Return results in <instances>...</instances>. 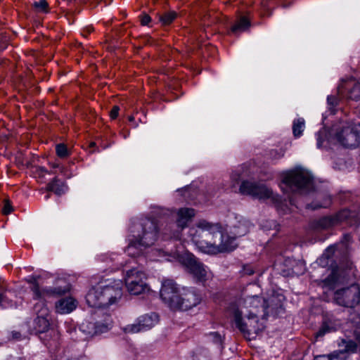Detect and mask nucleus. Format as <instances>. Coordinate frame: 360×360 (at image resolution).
<instances>
[{"instance_id": "obj_40", "label": "nucleus", "mask_w": 360, "mask_h": 360, "mask_svg": "<svg viewBox=\"0 0 360 360\" xmlns=\"http://www.w3.org/2000/svg\"><path fill=\"white\" fill-rule=\"evenodd\" d=\"M326 137V132L325 131H319L316 134V138H317V147L321 148L323 146V143L325 140Z\"/></svg>"}, {"instance_id": "obj_58", "label": "nucleus", "mask_w": 360, "mask_h": 360, "mask_svg": "<svg viewBox=\"0 0 360 360\" xmlns=\"http://www.w3.org/2000/svg\"><path fill=\"white\" fill-rule=\"evenodd\" d=\"M58 167V165H53V167Z\"/></svg>"}, {"instance_id": "obj_43", "label": "nucleus", "mask_w": 360, "mask_h": 360, "mask_svg": "<svg viewBox=\"0 0 360 360\" xmlns=\"http://www.w3.org/2000/svg\"><path fill=\"white\" fill-rule=\"evenodd\" d=\"M191 187H185L182 189H178L177 191H184L185 193L184 197L186 199H191L193 198V195L191 193Z\"/></svg>"}, {"instance_id": "obj_9", "label": "nucleus", "mask_w": 360, "mask_h": 360, "mask_svg": "<svg viewBox=\"0 0 360 360\" xmlns=\"http://www.w3.org/2000/svg\"><path fill=\"white\" fill-rule=\"evenodd\" d=\"M360 124L354 122L342 123L336 129L335 138L343 146L347 148L360 147Z\"/></svg>"}, {"instance_id": "obj_56", "label": "nucleus", "mask_w": 360, "mask_h": 360, "mask_svg": "<svg viewBox=\"0 0 360 360\" xmlns=\"http://www.w3.org/2000/svg\"><path fill=\"white\" fill-rule=\"evenodd\" d=\"M342 245L344 247V248H345V249L347 248V245L346 244H342Z\"/></svg>"}, {"instance_id": "obj_57", "label": "nucleus", "mask_w": 360, "mask_h": 360, "mask_svg": "<svg viewBox=\"0 0 360 360\" xmlns=\"http://www.w3.org/2000/svg\"><path fill=\"white\" fill-rule=\"evenodd\" d=\"M202 353H204V354H206L207 352L205 351H203ZM205 356V355H204Z\"/></svg>"}, {"instance_id": "obj_48", "label": "nucleus", "mask_w": 360, "mask_h": 360, "mask_svg": "<svg viewBox=\"0 0 360 360\" xmlns=\"http://www.w3.org/2000/svg\"><path fill=\"white\" fill-rule=\"evenodd\" d=\"M39 175L43 176L44 173L47 172L46 169L44 167H39L38 169Z\"/></svg>"}, {"instance_id": "obj_30", "label": "nucleus", "mask_w": 360, "mask_h": 360, "mask_svg": "<svg viewBox=\"0 0 360 360\" xmlns=\"http://www.w3.org/2000/svg\"><path fill=\"white\" fill-rule=\"evenodd\" d=\"M49 316H37L34 320L35 328L39 333L45 332L49 327Z\"/></svg>"}, {"instance_id": "obj_52", "label": "nucleus", "mask_w": 360, "mask_h": 360, "mask_svg": "<svg viewBox=\"0 0 360 360\" xmlns=\"http://www.w3.org/2000/svg\"><path fill=\"white\" fill-rule=\"evenodd\" d=\"M8 360H22L20 357H13V358H11Z\"/></svg>"}, {"instance_id": "obj_25", "label": "nucleus", "mask_w": 360, "mask_h": 360, "mask_svg": "<svg viewBox=\"0 0 360 360\" xmlns=\"http://www.w3.org/2000/svg\"><path fill=\"white\" fill-rule=\"evenodd\" d=\"M94 322L89 321H83L79 328V331L84 335V339L96 335Z\"/></svg>"}, {"instance_id": "obj_32", "label": "nucleus", "mask_w": 360, "mask_h": 360, "mask_svg": "<svg viewBox=\"0 0 360 360\" xmlns=\"http://www.w3.org/2000/svg\"><path fill=\"white\" fill-rule=\"evenodd\" d=\"M314 360H345V356L342 351H335L328 355L317 356Z\"/></svg>"}, {"instance_id": "obj_41", "label": "nucleus", "mask_w": 360, "mask_h": 360, "mask_svg": "<svg viewBox=\"0 0 360 360\" xmlns=\"http://www.w3.org/2000/svg\"><path fill=\"white\" fill-rule=\"evenodd\" d=\"M278 224L275 221H266L265 223L262 225L263 228L265 230H270V229H276Z\"/></svg>"}, {"instance_id": "obj_18", "label": "nucleus", "mask_w": 360, "mask_h": 360, "mask_svg": "<svg viewBox=\"0 0 360 360\" xmlns=\"http://www.w3.org/2000/svg\"><path fill=\"white\" fill-rule=\"evenodd\" d=\"M338 96H346L348 100L360 99V82L350 81L338 87Z\"/></svg>"}, {"instance_id": "obj_46", "label": "nucleus", "mask_w": 360, "mask_h": 360, "mask_svg": "<svg viewBox=\"0 0 360 360\" xmlns=\"http://www.w3.org/2000/svg\"><path fill=\"white\" fill-rule=\"evenodd\" d=\"M243 271L246 275H252L254 273V271L250 266H245Z\"/></svg>"}, {"instance_id": "obj_19", "label": "nucleus", "mask_w": 360, "mask_h": 360, "mask_svg": "<svg viewBox=\"0 0 360 360\" xmlns=\"http://www.w3.org/2000/svg\"><path fill=\"white\" fill-rule=\"evenodd\" d=\"M102 297V285H97L92 287L88 291L85 298L89 307L101 308L104 307Z\"/></svg>"}, {"instance_id": "obj_7", "label": "nucleus", "mask_w": 360, "mask_h": 360, "mask_svg": "<svg viewBox=\"0 0 360 360\" xmlns=\"http://www.w3.org/2000/svg\"><path fill=\"white\" fill-rule=\"evenodd\" d=\"M335 302L342 307L350 308L356 313L360 323V287L352 285L335 291L334 294Z\"/></svg>"}, {"instance_id": "obj_11", "label": "nucleus", "mask_w": 360, "mask_h": 360, "mask_svg": "<svg viewBox=\"0 0 360 360\" xmlns=\"http://www.w3.org/2000/svg\"><path fill=\"white\" fill-rule=\"evenodd\" d=\"M27 281L31 284L30 288L33 292L34 298H46L51 296L60 295L68 292L70 290L69 284L66 283L65 281H63L65 283L64 285L41 289L35 277L31 276ZM61 281L63 282V281Z\"/></svg>"}, {"instance_id": "obj_12", "label": "nucleus", "mask_w": 360, "mask_h": 360, "mask_svg": "<svg viewBox=\"0 0 360 360\" xmlns=\"http://www.w3.org/2000/svg\"><path fill=\"white\" fill-rule=\"evenodd\" d=\"M102 295L104 307L117 304L122 297V282L117 280L102 285Z\"/></svg>"}, {"instance_id": "obj_33", "label": "nucleus", "mask_w": 360, "mask_h": 360, "mask_svg": "<svg viewBox=\"0 0 360 360\" xmlns=\"http://www.w3.org/2000/svg\"><path fill=\"white\" fill-rule=\"evenodd\" d=\"M331 204L330 197L328 195L324 196V198L321 202H314L311 204H307L306 207L312 210H316L319 208H326Z\"/></svg>"}, {"instance_id": "obj_34", "label": "nucleus", "mask_w": 360, "mask_h": 360, "mask_svg": "<svg viewBox=\"0 0 360 360\" xmlns=\"http://www.w3.org/2000/svg\"><path fill=\"white\" fill-rule=\"evenodd\" d=\"M327 103L328 106L329 110L333 111H338L340 110L341 108L338 106L340 104V99L338 96L330 95L327 98Z\"/></svg>"}, {"instance_id": "obj_3", "label": "nucleus", "mask_w": 360, "mask_h": 360, "mask_svg": "<svg viewBox=\"0 0 360 360\" xmlns=\"http://www.w3.org/2000/svg\"><path fill=\"white\" fill-rule=\"evenodd\" d=\"M132 238L125 251L129 256L140 255L143 250L152 246L157 240L159 228L155 219L148 217L140 218L131 222L130 226Z\"/></svg>"}, {"instance_id": "obj_35", "label": "nucleus", "mask_w": 360, "mask_h": 360, "mask_svg": "<svg viewBox=\"0 0 360 360\" xmlns=\"http://www.w3.org/2000/svg\"><path fill=\"white\" fill-rule=\"evenodd\" d=\"M176 14L174 11L165 13L160 16V20L163 25H168L171 23L176 18Z\"/></svg>"}, {"instance_id": "obj_15", "label": "nucleus", "mask_w": 360, "mask_h": 360, "mask_svg": "<svg viewBox=\"0 0 360 360\" xmlns=\"http://www.w3.org/2000/svg\"><path fill=\"white\" fill-rule=\"evenodd\" d=\"M200 296L193 289H183L179 295L177 304L174 305L172 309L188 310L198 304L200 302Z\"/></svg>"}, {"instance_id": "obj_37", "label": "nucleus", "mask_w": 360, "mask_h": 360, "mask_svg": "<svg viewBox=\"0 0 360 360\" xmlns=\"http://www.w3.org/2000/svg\"><path fill=\"white\" fill-rule=\"evenodd\" d=\"M358 345L353 340H349L346 342L345 347L344 350H342L344 352V356H345V352L349 353H355L357 351Z\"/></svg>"}, {"instance_id": "obj_4", "label": "nucleus", "mask_w": 360, "mask_h": 360, "mask_svg": "<svg viewBox=\"0 0 360 360\" xmlns=\"http://www.w3.org/2000/svg\"><path fill=\"white\" fill-rule=\"evenodd\" d=\"M281 188L285 192L307 193L314 188L313 179L311 174L302 167L283 172L281 174Z\"/></svg>"}, {"instance_id": "obj_14", "label": "nucleus", "mask_w": 360, "mask_h": 360, "mask_svg": "<svg viewBox=\"0 0 360 360\" xmlns=\"http://www.w3.org/2000/svg\"><path fill=\"white\" fill-rule=\"evenodd\" d=\"M180 292L177 285L174 281L165 279L162 281L160 290V297L171 309L174 307V305L177 304L176 301L178 300Z\"/></svg>"}, {"instance_id": "obj_44", "label": "nucleus", "mask_w": 360, "mask_h": 360, "mask_svg": "<svg viewBox=\"0 0 360 360\" xmlns=\"http://www.w3.org/2000/svg\"><path fill=\"white\" fill-rule=\"evenodd\" d=\"M210 335L213 338L214 341L217 344L221 343V335L217 333H212Z\"/></svg>"}, {"instance_id": "obj_54", "label": "nucleus", "mask_w": 360, "mask_h": 360, "mask_svg": "<svg viewBox=\"0 0 360 360\" xmlns=\"http://www.w3.org/2000/svg\"><path fill=\"white\" fill-rule=\"evenodd\" d=\"M156 252H158L160 255L165 252V251L161 250H156Z\"/></svg>"}, {"instance_id": "obj_5", "label": "nucleus", "mask_w": 360, "mask_h": 360, "mask_svg": "<svg viewBox=\"0 0 360 360\" xmlns=\"http://www.w3.org/2000/svg\"><path fill=\"white\" fill-rule=\"evenodd\" d=\"M134 264H136L134 259L125 264L124 281L128 292L131 295H137L148 291L149 288L146 282V274L139 266Z\"/></svg>"}, {"instance_id": "obj_28", "label": "nucleus", "mask_w": 360, "mask_h": 360, "mask_svg": "<svg viewBox=\"0 0 360 360\" xmlns=\"http://www.w3.org/2000/svg\"><path fill=\"white\" fill-rule=\"evenodd\" d=\"M250 25V21L245 17H240L238 21L232 26L231 32L238 34L248 29Z\"/></svg>"}, {"instance_id": "obj_39", "label": "nucleus", "mask_w": 360, "mask_h": 360, "mask_svg": "<svg viewBox=\"0 0 360 360\" xmlns=\"http://www.w3.org/2000/svg\"><path fill=\"white\" fill-rule=\"evenodd\" d=\"M242 172V168H238L231 173V179L233 186H235L236 184H238L241 179Z\"/></svg>"}, {"instance_id": "obj_10", "label": "nucleus", "mask_w": 360, "mask_h": 360, "mask_svg": "<svg viewBox=\"0 0 360 360\" xmlns=\"http://www.w3.org/2000/svg\"><path fill=\"white\" fill-rule=\"evenodd\" d=\"M239 191L242 194L251 195L259 200L270 198L275 202H280L279 196L274 194L271 188L263 184L244 181L242 182Z\"/></svg>"}, {"instance_id": "obj_26", "label": "nucleus", "mask_w": 360, "mask_h": 360, "mask_svg": "<svg viewBox=\"0 0 360 360\" xmlns=\"http://www.w3.org/2000/svg\"><path fill=\"white\" fill-rule=\"evenodd\" d=\"M335 254V247H329L323 254L317 259L316 263L322 268H326L332 264V256Z\"/></svg>"}, {"instance_id": "obj_29", "label": "nucleus", "mask_w": 360, "mask_h": 360, "mask_svg": "<svg viewBox=\"0 0 360 360\" xmlns=\"http://www.w3.org/2000/svg\"><path fill=\"white\" fill-rule=\"evenodd\" d=\"M39 300L34 306V311L37 316H46L49 315V309L45 304V298H39Z\"/></svg>"}, {"instance_id": "obj_16", "label": "nucleus", "mask_w": 360, "mask_h": 360, "mask_svg": "<svg viewBox=\"0 0 360 360\" xmlns=\"http://www.w3.org/2000/svg\"><path fill=\"white\" fill-rule=\"evenodd\" d=\"M352 266V262L345 257L339 265L335 269L331 271L330 274L321 281L323 286L328 287V288H333L335 283L339 281V276H346L345 273H342V275H341L340 271H344L345 269L351 270Z\"/></svg>"}, {"instance_id": "obj_17", "label": "nucleus", "mask_w": 360, "mask_h": 360, "mask_svg": "<svg viewBox=\"0 0 360 360\" xmlns=\"http://www.w3.org/2000/svg\"><path fill=\"white\" fill-rule=\"evenodd\" d=\"M341 325L339 319L335 318L333 315L326 314L323 316L322 323L315 333V338L318 340L323 338L326 334L337 330Z\"/></svg>"}, {"instance_id": "obj_50", "label": "nucleus", "mask_w": 360, "mask_h": 360, "mask_svg": "<svg viewBox=\"0 0 360 360\" xmlns=\"http://www.w3.org/2000/svg\"><path fill=\"white\" fill-rule=\"evenodd\" d=\"M111 120H116L119 114H110Z\"/></svg>"}, {"instance_id": "obj_21", "label": "nucleus", "mask_w": 360, "mask_h": 360, "mask_svg": "<svg viewBox=\"0 0 360 360\" xmlns=\"http://www.w3.org/2000/svg\"><path fill=\"white\" fill-rule=\"evenodd\" d=\"M195 210L192 208H181L177 212L176 226L180 230L184 229L189 221L195 216Z\"/></svg>"}, {"instance_id": "obj_38", "label": "nucleus", "mask_w": 360, "mask_h": 360, "mask_svg": "<svg viewBox=\"0 0 360 360\" xmlns=\"http://www.w3.org/2000/svg\"><path fill=\"white\" fill-rule=\"evenodd\" d=\"M56 153L60 158H65L69 155L68 150L63 143H59L56 147Z\"/></svg>"}, {"instance_id": "obj_42", "label": "nucleus", "mask_w": 360, "mask_h": 360, "mask_svg": "<svg viewBox=\"0 0 360 360\" xmlns=\"http://www.w3.org/2000/svg\"><path fill=\"white\" fill-rule=\"evenodd\" d=\"M13 210V207L11 205V202L8 200H4V207H3V213L4 214H10Z\"/></svg>"}, {"instance_id": "obj_1", "label": "nucleus", "mask_w": 360, "mask_h": 360, "mask_svg": "<svg viewBox=\"0 0 360 360\" xmlns=\"http://www.w3.org/2000/svg\"><path fill=\"white\" fill-rule=\"evenodd\" d=\"M274 300L252 296L230 306L229 311L234 317L236 326L246 339L250 340L252 335H257L264 329V323L259 321V316L266 319L278 308L277 304H274Z\"/></svg>"}, {"instance_id": "obj_20", "label": "nucleus", "mask_w": 360, "mask_h": 360, "mask_svg": "<svg viewBox=\"0 0 360 360\" xmlns=\"http://www.w3.org/2000/svg\"><path fill=\"white\" fill-rule=\"evenodd\" d=\"M250 226V223L245 219L236 217L235 221L231 226V233L234 235V238L243 236L249 232Z\"/></svg>"}, {"instance_id": "obj_23", "label": "nucleus", "mask_w": 360, "mask_h": 360, "mask_svg": "<svg viewBox=\"0 0 360 360\" xmlns=\"http://www.w3.org/2000/svg\"><path fill=\"white\" fill-rule=\"evenodd\" d=\"M94 324L96 335H100L109 331L112 327L113 321L110 315L106 314L103 319L95 321Z\"/></svg>"}, {"instance_id": "obj_22", "label": "nucleus", "mask_w": 360, "mask_h": 360, "mask_svg": "<svg viewBox=\"0 0 360 360\" xmlns=\"http://www.w3.org/2000/svg\"><path fill=\"white\" fill-rule=\"evenodd\" d=\"M76 307L75 300L72 297L60 299L56 303V311L60 314H68Z\"/></svg>"}, {"instance_id": "obj_53", "label": "nucleus", "mask_w": 360, "mask_h": 360, "mask_svg": "<svg viewBox=\"0 0 360 360\" xmlns=\"http://www.w3.org/2000/svg\"><path fill=\"white\" fill-rule=\"evenodd\" d=\"M172 236L174 238H178L179 237V231H177L176 233H174Z\"/></svg>"}, {"instance_id": "obj_13", "label": "nucleus", "mask_w": 360, "mask_h": 360, "mask_svg": "<svg viewBox=\"0 0 360 360\" xmlns=\"http://www.w3.org/2000/svg\"><path fill=\"white\" fill-rule=\"evenodd\" d=\"M158 322V315L155 313L147 314L138 318L137 322L123 328L126 333H136L151 328Z\"/></svg>"}, {"instance_id": "obj_45", "label": "nucleus", "mask_w": 360, "mask_h": 360, "mask_svg": "<svg viewBox=\"0 0 360 360\" xmlns=\"http://www.w3.org/2000/svg\"><path fill=\"white\" fill-rule=\"evenodd\" d=\"M150 21V17L148 15H144L141 20L143 25H146Z\"/></svg>"}, {"instance_id": "obj_2", "label": "nucleus", "mask_w": 360, "mask_h": 360, "mask_svg": "<svg viewBox=\"0 0 360 360\" xmlns=\"http://www.w3.org/2000/svg\"><path fill=\"white\" fill-rule=\"evenodd\" d=\"M189 236L202 252L209 254L232 251L236 247L234 238L224 233L218 223L200 220L189 229Z\"/></svg>"}, {"instance_id": "obj_49", "label": "nucleus", "mask_w": 360, "mask_h": 360, "mask_svg": "<svg viewBox=\"0 0 360 360\" xmlns=\"http://www.w3.org/2000/svg\"><path fill=\"white\" fill-rule=\"evenodd\" d=\"M20 335V334L18 332H15L13 333V336L15 339H18Z\"/></svg>"}, {"instance_id": "obj_8", "label": "nucleus", "mask_w": 360, "mask_h": 360, "mask_svg": "<svg viewBox=\"0 0 360 360\" xmlns=\"http://www.w3.org/2000/svg\"><path fill=\"white\" fill-rule=\"evenodd\" d=\"M169 255L173 258H178L180 263L185 266L186 270L193 275L197 281L203 282L206 281L207 270L193 254L185 252L179 255L177 250H171Z\"/></svg>"}, {"instance_id": "obj_47", "label": "nucleus", "mask_w": 360, "mask_h": 360, "mask_svg": "<svg viewBox=\"0 0 360 360\" xmlns=\"http://www.w3.org/2000/svg\"><path fill=\"white\" fill-rule=\"evenodd\" d=\"M120 110H122V109L120 108V107L119 105H114L112 109L110 110L109 112H118ZM123 110V109H122ZM124 110H125V109H124Z\"/></svg>"}, {"instance_id": "obj_24", "label": "nucleus", "mask_w": 360, "mask_h": 360, "mask_svg": "<svg viewBox=\"0 0 360 360\" xmlns=\"http://www.w3.org/2000/svg\"><path fill=\"white\" fill-rule=\"evenodd\" d=\"M286 265H290V274L292 275H301L305 271V263L302 260L287 259ZM290 274V273H288Z\"/></svg>"}, {"instance_id": "obj_27", "label": "nucleus", "mask_w": 360, "mask_h": 360, "mask_svg": "<svg viewBox=\"0 0 360 360\" xmlns=\"http://www.w3.org/2000/svg\"><path fill=\"white\" fill-rule=\"evenodd\" d=\"M47 191H52L58 195H60L65 193L66 191L65 185L60 182L57 178H54L52 181H51L47 185Z\"/></svg>"}, {"instance_id": "obj_6", "label": "nucleus", "mask_w": 360, "mask_h": 360, "mask_svg": "<svg viewBox=\"0 0 360 360\" xmlns=\"http://www.w3.org/2000/svg\"><path fill=\"white\" fill-rule=\"evenodd\" d=\"M344 221L350 226L358 224L360 222V213L355 210L344 209L335 215L324 217L314 221L311 227L315 231L326 230Z\"/></svg>"}, {"instance_id": "obj_55", "label": "nucleus", "mask_w": 360, "mask_h": 360, "mask_svg": "<svg viewBox=\"0 0 360 360\" xmlns=\"http://www.w3.org/2000/svg\"><path fill=\"white\" fill-rule=\"evenodd\" d=\"M95 145H96V143L94 142H92L90 143L91 147H94Z\"/></svg>"}, {"instance_id": "obj_59", "label": "nucleus", "mask_w": 360, "mask_h": 360, "mask_svg": "<svg viewBox=\"0 0 360 360\" xmlns=\"http://www.w3.org/2000/svg\"><path fill=\"white\" fill-rule=\"evenodd\" d=\"M46 198V199H48L49 198V195H47Z\"/></svg>"}, {"instance_id": "obj_51", "label": "nucleus", "mask_w": 360, "mask_h": 360, "mask_svg": "<svg viewBox=\"0 0 360 360\" xmlns=\"http://www.w3.org/2000/svg\"><path fill=\"white\" fill-rule=\"evenodd\" d=\"M127 120H128L129 122H133V121H134V116H132V115H129V116L127 117Z\"/></svg>"}, {"instance_id": "obj_36", "label": "nucleus", "mask_w": 360, "mask_h": 360, "mask_svg": "<svg viewBox=\"0 0 360 360\" xmlns=\"http://www.w3.org/2000/svg\"><path fill=\"white\" fill-rule=\"evenodd\" d=\"M33 6L36 11L39 13H48L49 11L48 3L46 0L34 1Z\"/></svg>"}, {"instance_id": "obj_31", "label": "nucleus", "mask_w": 360, "mask_h": 360, "mask_svg": "<svg viewBox=\"0 0 360 360\" xmlns=\"http://www.w3.org/2000/svg\"><path fill=\"white\" fill-rule=\"evenodd\" d=\"M305 128V122L303 118H297L293 121L292 132L295 137H299L302 135Z\"/></svg>"}]
</instances>
